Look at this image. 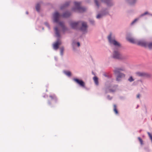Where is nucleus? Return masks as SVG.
<instances>
[{"mask_svg": "<svg viewBox=\"0 0 152 152\" xmlns=\"http://www.w3.org/2000/svg\"><path fill=\"white\" fill-rule=\"evenodd\" d=\"M81 3L80 2H75V8H73L72 10L78 12H82L86 10V9L80 6Z\"/></svg>", "mask_w": 152, "mask_h": 152, "instance_id": "f257e3e1", "label": "nucleus"}, {"mask_svg": "<svg viewBox=\"0 0 152 152\" xmlns=\"http://www.w3.org/2000/svg\"><path fill=\"white\" fill-rule=\"evenodd\" d=\"M125 70V69L124 68H116L114 71L115 73L117 75L116 79L118 81H119L120 80V79L124 77L125 76V75L124 74L120 73V71H124Z\"/></svg>", "mask_w": 152, "mask_h": 152, "instance_id": "f03ea898", "label": "nucleus"}, {"mask_svg": "<svg viewBox=\"0 0 152 152\" xmlns=\"http://www.w3.org/2000/svg\"><path fill=\"white\" fill-rule=\"evenodd\" d=\"M137 76L142 77H146L150 78L152 77V75L148 73L144 72H137L135 73V79Z\"/></svg>", "mask_w": 152, "mask_h": 152, "instance_id": "7ed1b4c3", "label": "nucleus"}, {"mask_svg": "<svg viewBox=\"0 0 152 152\" xmlns=\"http://www.w3.org/2000/svg\"><path fill=\"white\" fill-rule=\"evenodd\" d=\"M112 34H110V35L108 37V39L109 42L111 44L113 45L116 46H120V44L116 41L115 39H112L111 38Z\"/></svg>", "mask_w": 152, "mask_h": 152, "instance_id": "20e7f679", "label": "nucleus"}, {"mask_svg": "<svg viewBox=\"0 0 152 152\" xmlns=\"http://www.w3.org/2000/svg\"><path fill=\"white\" fill-rule=\"evenodd\" d=\"M113 58L116 59H121L123 58L122 55L118 51H114L113 54Z\"/></svg>", "mask_w": 152, "mask_h": 152, "instance_id": "39448f33", "label": "nucleus"}, {"mask_svg": "<svg viewBox=\"0 0 152 152\" xmlns=\"http://www.w3.org/2000/svg\"><path fill=\"white\" fill-rule=\"evenodd\" d=\"M60 17L61 15L58 12H55L53 15L54 22L56 23H58Z\"/></svg>", "mask_w": 152, "mask_h": 152, "instance_id": "423d86ee", "label": "nucleus"}, {"mask_svg": "<svg viewBox=\"0 0 152 152\" xmlns=\"http://www.w3.org/2000/svg\"><path fill=\"white\" fill-rule=\"evenodd\" d=\"M73 80L81 87H85V83L82 80H80L77 78H74Z\"/></svg>", "mask_w": 152, "mask_h": 152, "instance_id": "0eeeda50", "label": "nucleus"}, {"mask_svg": "<svg viewBox=\"0 0 152 152\" xmlns=\"http://www.w3.org/2000/svg\"><path fill=\"white\" fill-rule=\"evenodd\" d=\"M80 23L79 22L72 21L70 23V25L72 28L74 29L77 28L78 27Z\"/></svg>", "mask_w": 152, "mask_h": 152, "instance_id": "6e6552de", "label": "nucleus"}, {"mask_svg": "<svg viewBox=\"0 0 152 152\" xmlns=\"http://www.w3.org/2000/svg\"><path fill=\"white\" fill-rule=\"evenodd\" d=\"M148 42H146L144 41H140L138 42L137 44L138 45L141 46L142 47H147Z\"/></svg>", "mask_w": 152, "mask_h": 152, "instance_id": "1a4fd4ad", "label": "nucleus"}, {"mask_svg": "<svg viewBox=\"0 0 152 152\" xmlns=\"http://www.w3.org/2000/svg\"><path fill=\"white\" fill-rule=\"evenodd\" d=\"M82 27L81 28V30L83 31H85L87 28V25L86 23L85 22H82Z\"/></svg>", "mask_w": 152, "mask_h": 152, "instance_id": "9d476101", "label": "nucleus"}, {"mask_svg": "<svg viewBox=\"0 0 152 152\" xmlns=\"http://www.w3.org/2000/svg\"><path fill=\"white\" fill-rule=\"evenodd\" d=\"M61 42L60 41H58L53 44V48L55 50H57L58 48L59 45H61Z\"/></svg>", "mask_w": 152, "mask_h": 152, "instance_id": "9b49d317", "label": "nucleus"}, {"mask_svg": "<svg viewBox=\"0 0 152 152\" xmlns=\"http://www.w3.org/2000/svg\"><path fill=\"white\" fill-rule=\"evenodd\" d=\"M102 2H103L106 3L108 6H110L111 4H110V3H111V0H101Z\"/></svg>", "mask_w": 152, "mask_h": 152, "instance_id": "f8f14e48", "label": "nucleus"}, {"mask_svg": "<svg viewBox=\"0 0 152 152\" xmlns=\"http://www.w3.org/2000/svg\"><path fill=\"white\" fill-rule=\"evenodd\" d=\"M71 14L69 12H66L64 13L62 16L63 18H67Z\"/></svg>", "mask_w": 152, "mask_h": 152, "instance_id": "ddd939ff", "label": "nucleus"}, {"mask_svg": "<svg viewBox=\"0 0 152 152\" xmlns=\"http://www.w3.org/2000/svg\"><path fill=\"white\" fill-rule=\"evenodd\" d=\"M54 30L56 31V36L58 37L60 36L59 33L58 28L57 27L54 28Z\"/></svg>", "mask_w": 152, "mask_h": 152, "instance_id": "4468645a", "label": "nucleus"}, {"mask_svg": "<svg viewBox=\"0 0 152 152\" xmlns=\"http://www.w3.org/2000/svg\"><path fill=\"white\" fill-rule=\"evenodd\" d=\"M93 79L94 80L95 84L97 85H98L99 82L98 81V78L97 77H94L93 78Z\"/></svg>", "mask_w": 152, "mask_h": 152, "instance_id": "2eb2a0df", "label": "nucleus"}, {"mask_svg": "<svg viewBox=\"0 0 152 152\" xmlns=\"http://www.w3.org/2000/svg\"><path fill=\"white\" fill-rule=\"evenodd\" d=\"M40 6V4L38 3L37 4L36 6V10L38 12L39 11Z\"/></svg>", "mask_w": 152, "mask_h": 152, "instance_id": "dca6fc26", "label": "nucleus"}, {"mask_svg": "<svg viewBox=\"0 0 152 152\" xmlns=\"http://www.w3.org/2000/svg\"><path fill=\"white\" fill-rule=\"evenodd\" d=\"M113 107H114L113 110H114V112L116 114H118V112L117 109V107H116V105L115 104H114L113 105Z\"/></svg>", "mask_w": 152, "mask_h": 152, "instance_id": "f3484780", "label": "nucleus"}, {"mask_svg": "<svg viewBox=\"0 0 152 152\" xmlns=\"http://www.w3.org/2000/svg\"><path fill=\"white\" fill-rule=\"evenodd\" d=\"M147 47L149 49H152V42H148Z\"/></svg>", "mask_w": 152, "mask_h": 152, "instance_id": "a211bd4d", "label": "nucleus"}, {"mask_svg": "<svg viewBox=\"0 0 152 152\" xmlns=\"http://www.w3.org/2000/svg\"><path fill=\"white\" fill-rule=\"evenodd\" d=\"M64 73L69 76H70L71 75V73L69 71H65Z\"/></svg>", "mask_w": 152, "mask_h": 152, "instance_id": "6ab92c4d", "label": "nucleus"}, {"mask_svg": "<svg viewBox=\"0 0 152 152\" xmlns=\"http://www.w3.org/2000/svg\"><path fill=\"white\" fill-rule=\"evenodd\" d=\"M138 139L139 141H140V144L141 145H142L143 144V141L142 140V139L141 138H140V137H138Z\"/></svg>", "mask_w": 152, "mask_h": 152, "instance_id": "aec40b11", "label": "nucleus"}, {"mask_svg": "<svg viewBox=\"0 0 152 152\" xmlns=\"http://www.w3.org/2000/svg\"><path fill=\"white\" fill-rule=\"evenodd\" d=\"M103 16L102 14H98L96 16V18L98 19L101 18Z\"/></svg>", "mask_w": 152, "mask_h": 152, "instance_id": "412c9836", "label": "nucleus"}, {"mask_svg": "<svg viewBox=\"0 0 152 152\" xmlns=\"http://www.w3.org/2000/svg\"><path fill=\"white\" fill-rule=\"evenodd\" d=\"M126 39L130 42L131 43L133 42V39H130L128 37H127Z\"/></svg>", "mask_w": 152, "mask_h": 152, "instance_id": "4be33fe9", "label": "nucleus"}, {"mask_svg": "<svg viewBox=\"0 0 152 152\" xmlns=\"http://www.w3.org/2000/svg\"><path fill=\"white\" fill-rule=\"evenodd\" d=\"M59 25L61 26L63 28H64V23L62 22H59Z\"/></svg>", "mask_w": 152, "mask_h": 152, "instance_id": "5701e85b", "label": "nucleus"}, {"mask_svg": "<svg viewBox=\"0 0 152 152\" xmlns=\"http://www.w3.org/2000/svg\"><path fill=\"white\" fill-rule=\"evenodd\" d=\"M50 99H56V96L55 95H51L50 96Z\"/></svg>", "mask_w": 152, "mask_h": 152, "instance_id": "b1692460", "label": "nucleus"}, {"mask_svg": "<svg viewBox=\"0 0 152 152\" xmlns=\"http://www.w3.org/2000/svg\"><path fill=\"white\" fill-rule=\"evenodd\" d=\"M95 3L97 6L98 7H99V4L97 0H94Z\"/></svg>", "mask_w": 152, "mask_h": 152, "instance_id": "393cba45", "label": "nucleus"}, {"mask_svg": "<svg viewBox=\"0 0 152 152\" xmlns=\"http://www.w3.org/2000/svg\"><path fill=\"white\" fill-rule=\"evenodd\" d=\"M142 83L141 80H138L137 81V82H136L135 81L134 82V85H137V83Z\"/></svg>", "mask_w": 152, "mask_h": 152, "instance_id": "a878e982", "label": "nucleus"}, {"mask_svg": "<svg viewBox=\"0 0 152 152\" xmlns=\"http://www.w3.org/2000/svg\"><path fill=\"white\" fill-rule=\"evenodd\" d=\"M69 4V2H66L65 4L64 5V7H65L67 6H68Z\"/></svg>", "mask_w": 152, "mask_h": 152, "instance_id": "bb28decb", "label": "nucleus"}, {"mask_svg": "<svg viewBox=\"0 0 152 152\" xmlns=\"http://www.w3.org/2000/svg\"><path fill=\"white\" fill-rule=\"evenodd\" d=\"M128 80L130 82L132 81L133 80L132 77V76L130 77L129 79Z\"/></svg>", "mask_w": 152, "mask_h": 152, "instance_id": "cd10ccee", "label": "nucleus"}, {"mask_svg": "<svg viewBox=\"0 0 152 152\" xmlns=\"http://www.w3.org/2000/svg\"><path fill=\"white\" fill-rule=\"evenodd\" d=\"M140 96V94H138L137 96V98H139Z\"/></svg>", "mask_w": 152, "mask_h": 152, "instance_id": "c85d7f7f", "label": "nucleus"}, {"mask_svg": "<svg viewBox=\"0 0 152 152\" xmlns=\"http://www.w3.org/2000/svg\"><path fill=\"white\" fill-rule=\"evenodd\" d=\"M139 19L138 18H136L135 19H134V23L135 22H136Z\"/></svg>", "mask_w": 152, "mask_h": 152, "instance_id": "c756f323", "label": "nucleus"}, {"mask_svg": "<svg viewBox=\"0 0 152 152\" xmlns=\"http://www.w3.org/2000/svg\"><path fill=\"white\" fill-rule=\"evenodd\" d=\"M77 44L78 47L80 46V43L79 42H77Z\"/></svg>", "mask_w": 152, "mask_h": 152, "instance_id": "7c9ffc66", "label": "nucleus"}, {"mask_svg": "<svg viewBox=\"0 0 152 152\" xmlns=\"http://www.w3.org/2000/svg\"><path fill=\"white\" fill-rule=\"evenodd\" d=\"M148 13V12H145L142 15H145L146 14H147Z\"/></svg>", "mask_w": 152, "mask_h": 152, "instance_id": "2f4dec72", "label": "nucleus"}, {"mask_svg": "<svg viewBox=\"0 0 152 152\" xmlns=\"http://www.w3.org/2000/svg\"><path fill=\"white\" fill-rule=\"evenodd\" d=\"M110 92H113L115 91V90H110Z\"/></svg>", "mask_w": 152, "mask_h": 152, "instance_id": "473e14b6", "label": "nucleus"}, {"mask_svg": "<svg viewBox=\"0 0 152 152\" xmlns=\"http://www.w3.org/2000/svg\"><path fill=\"white\" fill-rule=\"evenodd\" d=\"M93 22H93V21H91V23H93Z\"/></svg>", "mask_w": 152, "mask_h": 152, "instance_id": "72a5a7b5", "label": "nucleus"}, {"mask_svg": "<svg viewBox=\"0 0 152 152\" xmlns=\"http://www.w3.org/2000/svg\"><path fill=\"white\" fill-rule=\"evenodd\" d=\"M63 50L61 49V53L63 52Z\"/></svg>", "mask_w": 152, "mask_h": 152, "instance_id": "f704fd0d", "label": "nucleus"}, {"mask_svg": "<svg viewBox=\"0 0 152 152\" xmlns=\"http://www.w3.org/2000/svg\"><path fill=\"white\" fill-rule=\"evenodd\" d=\"M63 8V7H61V9H62Z\"/></svg>", "mask_w": 152, "mask_h": 152, "instance_id": "c9c22d12", "label": "nucleus"}, {"mask_svg": "<svg viewBox=\"0 0 152 152\" xmlns=\"http://www.w3.org/2000/svg\"><path fill=\"white\" fill-rule=\"evenodd\" d=\"M136 1V0H134V3Z\"/></svg>", "mask_w": 152, "mask_h": 152, "instance_id": "e433bc0d", "label": "nucleus"}, {"mask_svg": "<svg viewBox=\"0 0 152 152\" xmlns=\"http://www.w3.org/2000/svg\"><path fill=\"white\" fill-rule=\"evenodd\" d=\"M133 23V22H132L131 23V24H132Z\"/></svg>", "mask_w": 152, "mask_h": 152, "instance_id": "4c0bfd02", "label": "nucleus"}, {"mask_svg": "<svg viewBox=\"0 0 152 152\" xmlns=\"http://www.w3.org/2000/svg\"><path fill=\"white\" fill-rule=\"evenodd\" d=\"M26 13L27 14H28V13L27 12Z\"/></svg>", "mask_w": 152, "mask_h": 152, "instance_id": "58836bf2", "label": "nucleus"}, {"mask_svg": "<svg viewBox=\"0 0 152 152\" xmlns=\"http://www.w3.org/2000/svg\"><path fill=\"white\" fill-rule=\"evenodd\" d=\"M48 103H49V104H50V103L49 102H48Z\"/></svg>", "mask_w": 152, "mask_h": 152, "instance_id": "ea45409f", "label": "nucleus"}]
</instances>
